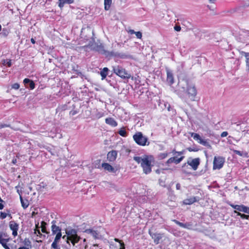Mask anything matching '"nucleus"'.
Masks as SVG:
<instances>
[{"mask_svg":"<svg viewBox=\"0 0 249 249\" xmlns=\"http://www.w3.org/2000/svg\"><path fill=\"white\" fill-rule=\"evenodd\" d=\"M184 158V156H181L179 158H178L176 156H174L169 158L166 162L167 164H171L172 163H175L177 164L179 163Z\"/></svg>","mask_w":249,"mask_h":249,"instance_id":"12","label":"nucleus"},{"mask_svg":"<svg viewBox=\"0 0 249 249\" xmlns=\"http://www.w3.org/2000/svg\"><path fill=\"white\" fill-rule=\"evenodd\" d=\"M200 164V159L199 158H196L192 159L191 161L188 160L186 163H184L182 166V169L185 172H186V168L188 167V165H190L192 169L194 171H196Z\"/></svg>","mask_w":249,"mask_h":249,"instance_id":"6","label":"nucleus"},{"mask_svg":"<svg viewBox=\"0 0 249 249\" xmlns=\"http://www.w3.org/2000/svg\"><path fill=\"white\" fill-rule=\"evenodd\" d=\"M29 87L31 89H33L35 88V84L33 81L30 80L29 82Z\"/></svg>","mask_w":249,"mask_h":249,"instance_id":"40","label":"nucleus"},{"mask_svg":"<svg viewBox=\"0 0 249 249\" xmlns=\"http://www.w3.org/2000/svg\"><path fill=\"white\" fill-rule=\"evenodd\" d=\"M187 93L188 98L191 100H194L196 94V90L195 86H188L187 89Z\"/></svg>","mask_w":249,"mask_h":249,"instance_id":"10","label":"nucleus"},{"mask_svg":"<svg viewBox=\"0 0 249 249\" xmlns=\"http://www.w3.org/2000/svg\"><path fill=\"white\" fill-rule=\"evenodd\" d=\"M117 155V151L111 150L108 152L107 154V159L110 162H113L116 160Z\"/></svg>","mask_w":249,"mask_h":249,"instance_id":"13","label":"nucleus"},{"mask_svg":"<svg viewBox=\"0 0 249 249\" xmlns=\"http://www.w3.org/2000/svg\"><path fill=\"white\" fill-rule=\"evenodd\" d=\"M25 245H27V246H24V247H20L18 248V249H29V246H30L31 242L28 239L27 241L25 240Z\"/></svg>","mask_w":249,"mask_h":249,"instance_id":"34","label":"nucleus"},{"mask_svg":"<svg viewBox=\"0 0 249 249\" xmlns=\"http://www.w3.org/2000/svg\"><path fill=\"white\" fill-rule=\"evenodd\" d=\"M46 223L44 221H42L41 222V231L43 233H48V232H47L46 229Z\"/></svg>","mask_w":249,"mask_h":249,"instance_id":"27","label":"nucleus"},{"mask_svg":"<svg viewBox=\"0 0 249 249\" xmlns=\"http://www.w3.org/2000/svg\"><path fill=\"white\" fill-rule=\"evenodd\" d=\"M19 198L21 206L24 209H26L29 205V202L28 200L26 198H23L21 195L19 196Z\"/></svg>","mask_w":249,"mask_h":249,"instance_id":"21","label":"nucleus"},{"mask_svg":"<svg viewBox=\"0 0 249 249\" xmlns=\"http://www.w3.org/2000/svg\"><path fill=\"white\" fill-rule=\"evenodd\" d=\"M34 234H36L37 236H38L39 237H41L42 235V233L39 231V229H34Z\"/></svg>","mask_w":249,"mask_h":249,"instance_id":"38","label":"nucleus"},{"mask_svg":"<svg viewBox=\"0 0 249 249\" xmlns=\"http://www.w3.org/2000/svg\"><path fill=\"white\" fill-rule=\"evenodd\" d=\"M62 238L63 239H66L67 240V234L65 235H64L63 237H62Z\"/></svg>","mask_w":249,"mask_h":249,"instance_id":"60","label":"nucleus"},{"mask_svg":"<svg viewBox=\"0 0 249 249\" xmlns=\"http://www.w3.org/2000/svg\"><path fill=\"white\" fill-rule=\"evenodd\" d=\"M66 234H67V243L70 245L71 242L73 246L78 243L81 239V237L78 235L76 230L73 229L66 231Z\"/></svg>","mask_w":249,"mask_h":249,"instance_id":"3","label":"nucleus"},{"mask_svg":"<svg viewBox=\"0 0 249 249\" xmlns=\"http://www.w3.org/2000/svg\"><path fill=\"white\" fill-rule=\"evenodd\" d=\"M236 211L242 212L245 213H249V207L244 205H238Z\"/></svg>","mask_w":249,"mask_h":249,"instance_id":"22","label":"nucleus"},{"mask_svg":"<svg viewBox=\"0 0 249 249\" xmlns=\"http://www.w3.org/2000/svg\"><path fill=\"white\" fill-rule=\"evenodd\" d=\"M118 133L120 136L122 137H125L127 136V133L124 127L121 128Z\"/></svg>","mask_w":249,"mask_h":249,"instance_id":"28","label":"nucleus"},{"mask_svg":"<svg viewBox=\"0 0 249 249\" xmlns=\"http://www.w3.org/2000/svg\"><path fill=\"white\" fill-rule=\"evenodd\" d=\"M4 208V205L1 203H0V210L3 209Z\"/></svg>","mask_w":249,"mask_h":249,"instance_id":"56","label":"nucleus"},{"mask_svg":"<svg viewBox=\"0 0 249 249\" xmlns=\"http://www.w3.org/2000/svg\"><path fill=\"white\" fill-rule=\"evenodd\" d=\"M228 135V133L227 131H223V132L221 133L220 136L222 138H223L227 136Z\"/></svg>","mask_w":249,"mask_h":249,"instance_id":"48","label":"nucleus"},{"mask_svg":"<svg viewBox=\"0 0 249 249\" xmlns=\"http://www.w3.org/2000/svg\"><path fill=\"white\" fill-rule=\"evenodd\" d=\"M55 221H53L52 223V225L51 226L52 234L54 235L59 232H61V229L59 227L56 226L55 224Z\"/></svg>","mask_w":249,"mask_h":249,"instance_id":"18","label":"nucleus"},{"mask_svg":"<svg viewBox=\"0 0 249 249\" xmlns=\"http://www.w3.org/2000/svg\"><path fill=\"white\" fill-rule=\"evenodd\" d=\"M119 249H125V245L124 243H122L121 247Z\"/></svg>","mask_w":249,"mask_h":249,"instance_id":"55","label":"nucleus"},{"mask_svg":"<svg viewBox=\"0 0 249 249\" xmlns=\"http://www.w3.org/2000/svg\"><path fill=\"white\" fill-rule=\"evenodd\" d=\"M104 116V113L102 112H98L96 114V116L98 118H100Z\"/></svg>","mask_w":249,"mask_h":249,"instance_id":"47","label":"nucleus"},{"mask_svg":"<svg viewBox=\"0 0 249 249\" xmlns=\"http://www.w3.org/2000/svg\"><path fill=\"white\" fill-rule=\"evenodd\" d=\"M173 221L177 225L182 228L187 229H192V224L190 223H183L175 219L173 220Z\"/></svg>","mask_w":249,"mask_h":249,"instance_id":"17","label":"nucleus"},{"mask_svg":"<svg viewBox=\"0 0 249 249\" xmlns=\"http://www.w3.org/2000/svg\"><path fill=\"white\" fill-rule=\"evenodd\" d=\"M84 242H85V241H86V239H84Z\"/></svg>","mask_w":249,"mask_h":249,"instance_id":"63","label":"nucleus"},{"mask_svg":"<svg viewBox=\"0 0 249 249\" xmlns=\"http://www.w3.org/2000/svg\"><path fill=\"white\" fill-rule=\"evenodd\" d=\"M7 216V214L6 213L2 212H0V218L1 219H3L5 218Z\"/></svg>","mask_w":249,"mask_h":249,"instance_id":"43","label":"nucleus"},{"mask_svg":"<svg viewBox=\"0 0 249 249\" xmlns=\"http://www.w3.org/2000/svg\"><path fill=\"white\" fill-rule=\"evenodd\" d=\"M149 234L151 236L152 238L154 240V242L156 244H158L160 243V241L162 238V236L160 233H151L149 232Z\"/></svg>","mask_w":249,"mask_h":249,"instance_id":"16","label":"nucleus"},{"mask_svg":"<svg viewBox=\"0 0 249 249\" xmlns=\"http://www.w3.org/2000/svg\"><path fill=\"white\" fill-rule=\"evenodd\" d=\"M12 239L9 236L7 232L4 231L0 232V244L4 249H16V245L8 244Z\"/></svg>","mask_w":249,"mask_h":249,"instance_id":"2","label":"nucleus"},{"mask_svg":"<svg viewBox=\"0 0 249 249\" xmlns=\"http://www.w3.org/2000/svg\"><path fill=\"white\" fill-rule=\"evenodd\" d=\"M112 1H104L105 9L106 10H108L111 5Z\"/></svg>","mask_w":249,"mask_h":249,"instance_id":"33","label":"nucleus"},{"mask_svg":"<svg viewBox=\"0 0 249 249\" xmlns=\"http://www.w3.org/2000/svg\"><path fill=\"white\" fill-rule=\"evenodd\" d=\"M174 29H175V31L178 32V31H180V30H181V27H180V26H177V25H176V26H175L174 27Z\"/></svg>","mask_w":249,"mask_h":249,"instance_id":"51","label":"nucleus"},{"mask_svg":"<svg viewBox=\"0 0 249 249\" xmlns=\"http://www.w3.org/2000/svg\"><path fill=\"white\" fill-rule=\"evenodd\" d=\"M114 241L116 242L119 243L120 244V246H121L122 243H124L122 240H121L118 238H115Z\"/></svg>","mask_w":249,"mask_h":249,"instance_id":"50","label":"nucleus"},{"mask_svg":"<svg viewBox=\"0 0 249 249\" xmlns=\"http://www.w3.org/2000/svg\"><path fill=\"white\" fill-rule=\"evenodd\" d=\"M113 71L117 75L123 79H129L131 75L122 67L117 66L113 68Z\"/></svg>","mask_w":249,"mask_h":249,"instance_id":"5","label":"nucleus"},{"mask_svg":"<svg viewBox=\"0 0 249 249\" xmlns=\"http://www.w3.org/2000/svg\"><path fill=\"white\" fill-rule=\"evenodd\" d=\"M31 41L33 44H35L36 41L33 38H31Z\"/></svg>","mask_w":249,"mask_h":249,"instance_id":"57","label":"nucleus"},{"mask_svg":"<svg viewBox=\"0 0 249 249\" xmlns=\"http://www.w3.org/2000/svg\"><path fill=\"white\" fill-rule=\"evenodd\" d=\"M135 35L139 39H141L142 37V33L140 31L136 32Z\"/></svg>","mask_w":249,"mask_h":249,"instance_id":"42","label":"nucleus"},{"mask_svg":"<svg viewBox=\"0 0 249 249\" xmlns=\"http://www.w3.org/2000/svg\"><path fill=\"white\" fill-rule=\"evenodd\" d=\"M102 166L105 170L114 174H116V172L119 170V168H114L108 163H102Z\"/></svg>","mask_w":249,"mask_h":249,"instance_id":"11","label":"nucleus"},{"mask_svg":"<svg viewBox=\"0 0 249 249\" xmlns=\"http://www.w3.org/2000/svg\"><path fill=\"white\" fill-rule=\"evenodd\" d=\"M187 150L188 151H189V152H197L198 151V149H197V148H192L191 147H188L187 148Z\"/></svg>","mask_w":249,"mask_h":249,"instance_id":"46","label":"nucleus"},{"mask_svg":"<svg viewBox=\"0 0 249 249\" xmlns=\"http://www.w3.org/2000/svg\"><path fill=\"white\" fill-rule=\"evenodd\" d=\"M55 234H56V236L54 238V239L53 243H54V244L58 245V243L59 242L60 238L62 237V233H61V232H59Z\"/></svg>","mask_w":249,"mask_h":249,"instance_id":"25","label":"nucleus"},{"mask_svg":"<svg viewBox=\"0 0 249 249\" xmlns=\"http://www.w3.org/2000/svg\"><path fill=\"white\" fill-rule=\"evenodd\" d=\"M229 205L232 208L234 209L235 210L234 211H236V209H237V206H238V205H234L232 203H230L229 204Z\"/></svg>","mask_w":249,"mask_h":249,"instance_id":"49","label":"nucleus"},{"mask_svg":"<svg viewBox=\"0 0 249 249\" xmlns=\"http://www.w3.org/2000/svg\"><path fill=\"white\" fill-rule=\"evenodd\" d=\"M2 64L4 65H7V66L8 67H10L12 65L11 60H10V59L3 60Z\"/></svg>","mask_w":249,"mask_h":249,"instance_id":"32","label":"nucleus"},{"mask_svg":"<svg viewBox=\"0 0 249 249\" xmlns=\"http://www.w3.org/2000/svg\"><path fill=\"white\" fill-rule=\"evenodd\" d=\"M78 112V111L76 110H72L70 112L69 114L70 116H73L77 114Z\"/></svg>","mask_w":249,"mask_h":249,"instance_id":"44","label":"nucleus"},{"mask_svg":"<svg viewBox=\"0 0 249 249\" xmlns=\"http://www.w3.org/2000/svg\"><path fill=\"white\" fill-rule=\"evenodd\" d=\"M96 50L99 53H100L103 54H106V51L105 50L104 48V46L102 45H99L97 46Z\"/></svg>","mask_w":249,"mask_h":249,"instance_id":"29","label":"nucleus"},{"mask_svg":"<svg viewBox=\"0 0 249 249\" xmlns=\"http://www.w3.org/2000/svg\"><path fill=\"white\" fill-rule=\"evenodd\" d=\"M167 81L170 85H172L174 83L173 74L169 70L167 71Z\"/></svg>","mask_w":249,"mask_h":249,"instance_id":"20","label":"nucleus"},{"mask_svg":"<svg viewBox=\"0 0 249 249\" xmlns=\"http://www.w3.org/2000/svg\"><path fill=\"white\" fill-rule=\"evenodd\" d=\"M108 69L107 67L104 68L103 69L100 71V75L102 77V79H105L107 75Z\"/></svg>","mask_w":249,"mask_h":249,"instance_id":"24","label":"nucleus"},{"mask_svg":"<svg viewBox=\"0 0 249 249\" xmlns=\"http://www.w3.org/2000/svg\"><path fill=\"white\" fill-rule=\"evenodd\" d=\"M88 231L94 238H96L97 237L98 233L96 231L92 230H89Z\"/></svg>","mask_w":249,"mask_h":249,"instance_id":"36","label":"nucleus"},{"mask_svg":"<svg viewBox=\"0 0 249 249\" xmlns=\"http://www.w3.org/2000/svg\"><path fill=\"white\" fill-rule=\"evenodd\" d=\"M50 249H60V248L58 244L52 243Z\"/></svg>","mask_w":249,"mask_h":249,"instance_id":"37","label":"nucleus"},{"mask_svg":"<svg viewBox=\"0 0 249 249\" xmlns=\"http://www.w3.org/2000/svg\"><path fill=\"white\" fill-rule=\"evenodd\" d=\"M225 163V158L221 156H215L213 161V170L220 169Z\"/></svg>","mask_w":249,"mask_h":249,"instance_id":"7","label":"nucleus"},{"mask_svg":"<svg viewBox=\"0 0 249 249\" xmlns=\"http://www.w3.org/2000/svg\"><path fill=\"white\" fill-rule=\"evenodd\" d=\"M242 55H244L246 58V65L248 71H249V53L242 52L241 53Z\"/></svg>","mask_w":249,"mask_h":249,"instance_id":"23","label":"nucleus"},{"mask_svg":"<svg viewBox=\"0 0 249 249\" xmlns=\"http://www.w3.org/2000/svg\"><path fill=\"white\" fill-rule=\"evenodd\" d=\"M36 214V213L35 212H33L32 213V216L33 217Z\"/></svg>","mask_w":249,"mask_h":249,"instance_id":"61","label":"nucleus"},{"mask_svg":"<svg viewBox=\"0 0 249 249\" xmlns=\"http://www.w3.org/2000/svg\"><path fill=\"white\" fill-rule=\"evenodd\" d=\"M234 213H237V215L240 216L241 217V218L242 219L249 220V215H247L245 214L241 213L240 212H237L236 211H234Z\"/></svg>","mask_w":249,"mask_h":249,"instance_id":"26","label":"nucleus"},{"mask_svg":"<svg viewBox=\"0 0 249 249\" xmlns=\"http://www.w3.org/2000/svg\"><path fill=\"white\" fill-rule=\"evenodd\" d=\"M176 189L177 190H180V188H181V185L179 183H177L176 185Z\"/></svg>","mask_w":249,"mask_h":249,"instance_id":"54","label":"nucleus"},{"mask_svg":"<svg viewBox=\"0 0 249 249\" xmlns=\"http://www.w3.org/2000/svg\"><path fill=\"white\" fill-rule=\"evenodd\" d=\"M233 153L236 155H239V156H243V152L240 151H239V150H233Z\"/></svg>","mask_w":249,"mask_h":249,"instance_id":"41","label":"nucleus"},{"mask_svg":"<svg viewBox=\"0 0 249 249\" xmlns=\"http://www.w3.org/2000/svg\"><path fill=\"white\" fill-rule=\"evenodd\" d=\"M210 4H211V5H208V7L210 9V10H213V9H214V1H212V0H211L210 1Z\"/></svg>","mask_w":249,"mask_h":249,"instance_id":"39","label":"nucleus"},{"mask_svg":"<svg viewBox=\"0 0 249 249\" xmlns=\"http://www.w3.org/2000/svg\"><path fill=\"white\" fill-rule=\"evenodd\" d=\"M133 139L135 142L139 145H148L149 142H148V138L144 136L141 132H137L133 136Z\"/></svg>","mask_w":249,"mask_h":249,"instance_id":"4","label":"nucleus"},{"mask_svg":"<svg viewBox=\"0 0 249 249\" xmlns=\"http://www.w3.org/2000/svg\"><path fill=\"white\" fill-rule=\"evenodd\" d=\"M73 2V1H59L58 2V6L60 7V8H62L64 4L68 3V4H71Z\"/></svg>","mask_w":249,"mask_h":249,"instance_id":"31","label":"nucleus"},{"mask_svg":"<svg viewBox=\"0 0 249 249\" xmlns=\"http://www.w3.org/2000/svg\"><path fill=\"white\" fill-rule=\"evenodd\" d=\"M105 122L107 124L112 126L116 127L118 125L117 122L115 119L111 117H108L105 119Z\"/></svg>","mask_w":249,"mask_h":249,"instance_id":"19","label":"nucleus"},{"mask_svg":"<svg viewBox=\"0 0 249 249\" xmlns=\"http://www.w3.org/2000/svg\"><path fill=\"white\" fill-rule=\"evenodd\" d=\"M110 56L119 57L122 59H126L129 57V55L125 53L118 52H111L109 53Z\"/></svg>","mask_w":249,"mask_h":249,"instance_id":"15","label":"nucleus"},{"mask_svg":"<svg viewBox=\"0 0 249 249\" xmlns=\"http://www.w3.org/2000/svg\"><path fill=\"white\" fill-rule=\"evenodd\" d=\"M168 156V153L167 152L161 153L158 155V157L160 160H163L165 159Z\"/></svg>","mask_w":249,"mask_h":249,"instance_id":"30","label":"nucleus"},{"mask_svg":"<svg viewBox=\"0 0 249 249\" xmlns=\"http://www.w3.org/2000/svg\"><path fill=\"white\" fill-rule=\"evenodd\" d=\"M199 198L197 196H193L189 198H186L183 200L182 203L184 205H191L195 202H198Z\"/></svg>","mask_w":249,"mask_h":249,"instance_id":"14","label":"nucleus"},{"mask_svg":"<svg viewBox=\"0 0 249 249\" xmlns=\"http://www.w3.org/2000/svg\"><path fill=\"white\" fill-rule=\"evenodd\" d=\"M9 226L11 231H12V235L16 237L18 235V231L19 228L18 224L15 221H11L9 222Z\"/></svg>","mask_w":249,"mask_h":249,"instance_id":"9","label":"nucleus"},{"mask_svg":"<svg viewBox=\"0 0 249 249\" xmlns=\"http://www.w3.org/2000/svg\"><path fill=\"white\" fill-rule=\"evenodd\" d=\"M189 134L191 135V137H192L195 140L197 141L199 143L206 146L209 145L208 142L206 140L202 139L198 134L194 132H189Z\"/></svg>","mask_w":249,"mask_h":249,"instance_id":"8","label":"nucleus"},{"mask_svg":"<svg viewBox=\"0 0 249 249\" xmlns=\"http://www.w3.org/2000/svg\"><path fill=\"white\" fill-rule=\"evenodd\" d=\"M17 159H13V160H12V163H13V164H15L17 163Z\"/></svg>","mask_w":249,"mask_h":249,"instance_id":"58","label":"nucleus"},{"mask_svg":"<svg viewBox=\"0 0 249 249\" xmlns=\"http://www.w3.org/2000/svg\"><path fill=\"white\" fill-rule=\"evenodd\" d=\"M39 223L36 224V228L35 229H39Z\"/></svg>","mask_w":249,"mask_h":249,"instance_id":"59","label":"nucleus"},{"mask_svg":"<svg viewBox=\"0 0 249 249\" xmlns=\"http://www.w3.org/2000/svg\"><path fill=\"white\" fill-rule=\"evenodd\" d=\"M127 32L128 34L132 35V34H135L136 32L132 29H130L127 31Z\"/></svg>","mask_w":249,"mask_h":249,"instance_id":"52","label":"nucleus"},{"mask_svg":"<svg viewBox=\"0 0 249 249\" xmlns=\"http://www.w3.org/2000/svg\"><path fill=\"white\" fill-rule=\"evenodd\" d=\"M30 79L28 78H25L23 80V83L25 85H26L27 83H29V82H30Z\"/></svg>","mask_w":249,"mask_h":249,"instance_id":"53","label":"nucleus"},{"mask_svg":"<svg viewBox=\"0 0 249 249\" xmlns=\"http://www.w3.org/2000/svg\"><path fill=\"white\" fill-rule=\"evenodd\" d=\"M172 153L174 154H178V156L182 155L185 153V150H182L181 151H177L175 149H173Z\"/></svg>","mask_w":249,"mask_h":249,"instance_id":"35","label":"nucleus"},{"mask_svg":"<svg viewBox=\"0 0 249 249\" xmlns=\"http://www.w3.org/2000/svg\"><path fill=\"white\" fill-rule=\"evenodd\" d=\"M5 126H6V125H5V124H4V125H1V126H0V128L4 127H5Z\"/></svg>","mask_w":249,"mask_h":249,"instance_id":"62","label":"nucleus"},{"mask_svg":"<svg viewBox=\"0 0 249 249\" xmlns=\"http://www.w3.org/2000/svg\"><path fill=\"white\" fill-rule=\"evenodd\" d=\"M133 159L138 164H141L144 174H148L152 172V168L155 162L153 156L144 155L142 157L135 156L134 157Z\"/></svg>","mask_w":249,"mask_h":249,"instance_id":"1","label":"nucleus"},{"mask_svg":"<svg viewBox=\"0 0 249 249\" xmlns=\"http://www.w3.org/2000/svg\"><path fill=\"white\" fill-rule=\"evenodd\" d=\"M12 88L15 89H18L19 88V84L16 83L12 85Z\"/></svg>","mask_w":249,"mask_h":249,"instance_id":"45","label":"nucleus"}]
</instances>
